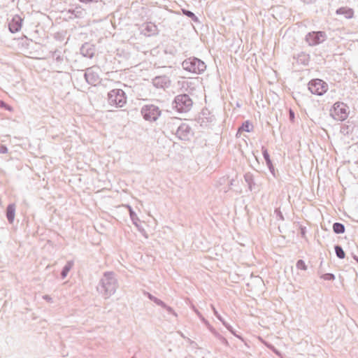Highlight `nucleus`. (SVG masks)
<instances>
[{
  "label": "nucleus",
  "mask_w": 358,
  "mask_h": 358,
  "mask_svg": "<svg viewBox=\"0 0 358 358\" xmlns=\"http://www.w3.org/2000/svg\"><path fill=\"white\" fill-rule=\"evenodd\" d=\"M118 287L117 280L113 272H105L96 286V291L105 299L113 295Z\"/></svg>",
  "instance_id": "nucleus-1"
},
{
  "label": "nucleus",
  "mask_w": 358,
  "mask_h": 358,
  "mask_svg": "<svg viewBox=\"0 0 358 358\" xmlns=\"http://www.w3.org/2000/svg\"><path fill=\"white\" fill-rule=\"evenodd\" d=\"M182 66L184 70L196 74H201L206 69V64L194 57L185 59L182 63Z\"/></svg>",
  "instance_id": "nucleus-2"
},
{
  "label": "nucleus",
  "mask_w": 358,
  "mask_h": 358,
  "mask_svg": "<svg viewBox=\"0 0 358 358\" xmlns=\"http://www.w3.org/2000/svg\"><path fill=\"white\" fill-rule=\"evenodd\" d=\"M172 105L178 113H187L191 110L193 101L188 94H181L175 97Z\"/></svg>",
  "instance_id": "nucleus-3"
},
{
  "label": "nucleus",
  "mask_w": 358,
  "mask_h": 358,
  "mask_svg": "<svg viewBox=\"0 0 358 358\" xmlns=\"http://www.w3.org/2000/svg\"><path fill=\"white\" fill-rule=\"evenodd\" d=\"M143 119L149 122H155L162 114L160 108L154 104L144 105L141 109Z\"/></svg>",
  "instance_id": "nucleus-4"
},
{
  "label": "nucleus",
  "mask_w": 358,
  "mask_h": 358,
  "mask_svg": "<svg viewBox=\"0 0 358 358\" xmlns=\"http://www.w3.org/2000/svg\"><path fill=\"white\" fill-rule=\"evenodd\" d=\"M108 101L110 105L121 108L126 103L127 97L122 90L114 89L108 92Z\"/></svg>",
  "instance_id": "nucleus-5"
},
{
  "label": "nucleus",
  "mask_w": 358,
  "mask_h": 358,
  "mask_svg": "<svg viewBox=\"0 0 358 358\" xmlns=\"http://www.w3.org/2000/svg\"><path fill=\"white\" fill-rule=\"evenodd\" d=\"M308 90L312 94L321 96L327 91L328 85L321 79H313L308 83Z\"/></svg>",
  "instance_id": "nucleus-6"
},
{
  "label": "nucleus",
  "mask_w": 358,
  "mask_h": 358,
  "mask_svg": "<svg viewBox=\"0 0 358 358\" xmlns=\"http://www.w3.org/2000/svg\"><path fill=\"white\" fill-rule=\"evenodd\" d=\"M84 77L89 85L95 86L101 80L99 73V68L97 66L87 68L84 73Z\"/></svg>",
  "instance_id": "nucleus-7"
},
{
  "label": "nucleus",
  "mask_w": 358,
  "mask_h": 358,
  "mask_svg": "<svg viewBox=\"0 0 358 358\" xmlns=\"http://www.w3.org/2000/svg\"><path fill=\"white\" fill-rule=\"evenodd\" d=\"M327 35L324 31H312L306 36V41L310 46H315L324 42Z\"/></svg>",
  "instance_id": "nucleus-8"
},
{
  "label": "nucleus",
  "mask_w": 358,
  "mask_h": 358,
  "mask_svg": "<svg viewBox=\"0 0 358 358\" xmlns=\"http://www.w3.org/2000/svg\"><path fill=\"white\" fill-rule=\"evenodd\" d=\"M334 112L332 116L335 120H344L348 117L347 106L343 103L336 102L334 104Z\"/></svg>",
  "instance_id": "nucleus-9"
},
{
  "label": "nucleus",
  "mask_w": 358,
  "mask_h": 358,
  "mask_svg": "<svg viewBox=\"0 0 358 358\" xmlns=\"http://www.w3.org/2000/svg\"><path fill=\"white\" fill-rule=\"evenodd\" d=\"M176 135L182 141H189L193 135L192 128L186 123H182L177 129Z\"/></svg>",
  "instance_id": "nucleus-10"
},
{
  "label": "nucleus",
  "mask_w": 358,
  "mask_h": 358,
  "mask_svg": "<svg viewBox=\"0 0 358 358\" xmlns=\"http://www.w3.org/2000/svg\"><path fill=\"white\" fill-rule=\"evenodd\" d=\"M94 45L85 43L80 48V54L85 57L92 58L94 55Z\"/></svg>",
  "instance_id": "nucleus-11"
},
{
  "label": "nucleus",
  "mask_w": 358,
  "mask_h": 358,
  "mask_svg": "<svg viewBox=\"0 0 358 358\" xmlns=\"http://www.w3.org/2000/svg\"><path fill=\"white\" fill-rule=\"evenodd\" d=\"M22 19L19 16H16L9 23V29L12 33H15L21 29Z\"/></svg>",
  "instance_id": "nucleus-12"
},
{
  "label": "nucleus",
  "mask_w": 358,
  "mask_h": 358,
  "mask_svg": "<svg viewBox=\"0 0 358 358\" xmlns=\"http://www.w3.org/2000/svg\"><path fill=\"white\" fill-rule=\"evenodd\" d=\"M337 15H343L345 18L350 19L354 15V10L348 7H341L338 8L336 11Z\"/></svg>",
  "instance_id": "nucleus-13"
},
{
  "label": "nucleus",
  "mask_w": 358,
  "mask_h": 358,
  "mask_svg": "<svg viewBox=\"0 0 358 358\" xmlns=\"http://www.w3.org/2000/svg\"><path fill=\"white\" fill-rule=\"evenodd\" d=\"M127 208H128L129 210V216H130V218L132 221V223L138 228L140 229V225H139V222H140V220L138 218V217L137 216V215L136 214V213L133 210L132 208L127 205Z\"/></svg>",
  "instance_id": "nucleus-14"
},
{
  "label": "nucleus",
  "mask_w": 358,
  "mask_h": 358,
  "mask_svg": "<svg viewBox=\"0 0 358 358\" xmlns=\"http://www.w3.org/2000/svg\"><path fill=\"white\" fill-rule=\"evenodd\" d=\"M74 265L73 261H68L65 266L63 267L62 272H61V277L62 279H64L67 275L69 271L72 268V267Z\"/></svg>",
  "instance_id": "nucleus-15"
},
{
  "label": "nucleus",
  "mask_w": 358,
  "mask_h": 358,
  "mask_svg": "<svg viewBox=\"0 0 358 358\" xmlns=\"http://www.w3.org/2000/svg\"><path fill=\"white\" fill-rule=\"evenodd\" d=\"M310 60L309 55L306 54L305 52H301L298 54L296 57V61L298 63L303 64V65H308Z\"/></svg>",
  "instance_id": "nucleus-16"
},
{
  "label": "nucleus",
  "mask_w": 358,
  "mask_h": 358,
  "mask_svg": "<svg viewBox=\"0 0 358 358\" xmlns=\"http://www.w3.org/2000/svg\"><path fill=\"white\" fill-rule=\"evenodd\" d=\"M144 31L148 36L155 35L157 34V27L155 24L150 22L146 24Z\"/></svg>",
  "instance_id": "nucleus-17"
},
{
  "label": "nucleus",
  "mask_w": 358,
  "mask_h": 358,
  "mask_svg": "<svg viewBox=\"0 0 358 358\" xmlns=\"http://www.w3.org/2000/svg\"><path fill=\"white\" fill-rule=\"evenodd\" d=\"M244 180L248 184L249 189L252 190L255 185L253 175L250 172L245 173L244 175Z\"/></svg>",
  "instance_id": "nucleus-18"
},
{
  "label": "nucleus",
  "mask_w": 358,
  "mask_h": 358,
  "mask_svg": "<svg viewBox=\"0 0 358 358\" xmlns=\"http://www.w3.org/2000/svg\"><path fill=\"white\" fill-rule=\"evenodd\" d=\"M253 129V126L248 120L243 122L242 125L238 128V133L241 131L250 132Z\"/></svg>",
  "instance_id": "nucleus-19"
},
{
  "label": "nucleus",
  "mask_w": 358,
  "mask_h": 358,
  "mask_svg": "<svg viewBox=\"0 0 358 358\" xmlns=\"http://www.w3.org/2000/svg\"><path fill=\"white\" fill-rule=\"evenodd\" d=\"M333 231L335 234H340L345 232V226L340 222H335L333 224Z\"/></svg>",
  "instance_id": "nucleus-20"
},
{
  "label": "nucleus",
  "mask_w": 358,
  "mask_h": 358,
  "mask_svg": "<svg viewBox=\"0 0 358 358\" xmlns=\"http://www.w3.org/2000/svg\"><path fill=\"white\" fill-rule=\"evenodd\" d=\"M6 215L8 221L12 223L15 217V208L13 205H9L7 208Z\"/></svg>",
  "instance_id": "nucleus-21"
},
{
  "label": "nucleus",
  "mask_w": 358,
  "mask_h": 358,
  "mask_svg": "<svg viewBox=\"0 0 358 358\" xmlns=\"http://www.w3.org/2000/svg\"><path fill=\"white\" fill-rule=\"evenodd\" d=\"M144 294L148 296V298L149 299H150L152 301L155 303L157 305H158L161 307L165 306V303L164 301H162L161 299L154 296L152 294H151L149 292H145Z\"/></svg>",
  "instance_id": "nucleus-22"
},
{
  "label": "nucleus",
  "mask_w": 358,
  "mask_h": 358,
  "mask_svg": "<svg viewBox=\"0 0 358 358\" xmlns=\"http://www.w3.org/2000/svg\"><path fill=\"white\" fill-rule=\"evenodd\" d=\"M335 252L338 258L343 259L345 258V253L343 249V248L339 245H336L334 247Z\"/></svg>",
  "instance_id": "nucleus-23"
},
{
  "label": "nucleus",
  "mask_w": 358,
  "mask_h": 358,
  "mask_svg": "<svg viewBox=\"0 0 358 358\" xmlns=\"http://www.w3.org/2000/svg\"><path fill=\"white\" fill-rule=\"evenodd\" d=\"M166 78L165 77L158 76L153 80V83L157 87H163V84L166 83Z\"/></svg>",
  "instance_id": "nucleus-24"
},
{
  "label": "nucleus",
  "mask_w": 358,
  "mask_h": 358,
  "mask_svg": "<svg viewBox=\"0 0 358 358\" xmlns=\"http://www.w3.org/2000/svg\"><path fill=\"white\" fill-rule=\"evenodd\" d=\"M182 13L187 17L191 18L194 22H198L199 20L196 15L189 10L182 9Z\"/></svg>",
  "instance_id": "nucleus-25"
},
{
  "label": "nucleus",
  "mask_w": 358,
  "mask_h": 358,
  "mask_svg": "<svg viewBox=\"0 0 358 358\" xmlns=\"http://www.w3.org/2000/svg\"><path fill=\"white\" fill-rule=\"evenodd\" d=\"M262 155H263L264 159L266 161V164H270L271 162V160L270 159V155H269V154L268 152L267 149L265 147L263 146L262 148Z\"/></svg>",
  "instance_id": "nucleus-26"
},
{
  "label": "nucleus",
  "mask_w": 358,
  "mask_h": 358,
  "mask_svg": "<svg viewBox=\"0 0 358 358\" xmlns=\"http://www.w3.org/2000/svg\"><path fill=\"white\" fill-rule=\"evenodd\" d=\"M296 266L298 269L306 271L307 269V266L305 262L302 259H299L297 261Z\"/></svg>",
  "instance_id": "nucleus-27"
},
{
  "label": "nucleus",
  "mask_w": 358,
  "mask_h": 358,
  "mask_svg": "<svg viewBox=\"0 0 358 358\" xmlns=\"http://www.w3.org/2000/svg\"><path fill=\"white\" fill-rule=\"evenodd\" d=\"M215 337H216L222 344L225 345H228L229 343L227 340L223 337L221 334H220L218 332H215Z\"/></svg>",
  "instance_id": "nucleus-28"
},
{
  "label": "nucleus",
  "mask_w": 358,
  "mask_h": 358,
  "mask_svg": "<svg viewBox=\"0 0 358 358\" xmlns=\"http://www.w3.org/2000/svg\"><path fill=\"white\" fill-rule=\"evenodd\" d=\"M321 278L324 279V280H334L335 279V275L333 273H325L323 274Z\"/></svg>",
  "instance_id": "nucleus-29"
},
{
  "label": "nucleus",
  "mask_w": 358,
  "mask_h": 358,
  "mask_svg": "<svg viewBox=\"0 0 358 358\" xmlns=\"http://www.w3.org/2000/svg\"><path fill=\"white\" fill-rule=\"evenodd\" d=\"M162 307L165 308L169 313L173 314L175 317L178 316L177 313L173 310V309L171 307L167 306L166 303H165V306H162Z\"/></svg>",
  "instance_id": "nucleus-30"
},
{
  "label": "nucleus",
  "mask_w": 358,
  "mask_h": 358,
  "mask_svg": "<svg viewBox=\"0 0 358 358\" xmlns=\"http://www.w3.org/2000/svg\"><path fill=\"white\" fill-rule=\"evenodd\" d=\"M274 213L279 220H284L283 215L279 208H276Z\"/></svg>",
  "instance_id": "nucleus-31"
},
{
  "label": "nucleus",
  "mask_w": 358,
  "mask_h": 358,
  "mask_svg": "<svg viewBox=\"0 0 358 358\" xmlns=\"http://www.w3.org/2000/svg\"><path fill=\"white\" fill-rule=\"evenodd\" d=\"M211 308L213 310V313H214V315L217 317V318L220 320V321H222V317H221V315L218 313V312L217 311V310L215 309V308L213 306V305H211Z\"/></svg>",
  "instance_id": "nucleus-32"
},
{
  "label": "nucleus",
  "mask_w": 358,
  "mask_h": 358,
  "mask_svg": "<svg viewBox=\"0 0 358 358\" xmlns=\"http://www.w3.org/2000/svg\"><path fill=\"white\" fill-rule=\"evenodd\" d=\"M266 165H267L269 171H271V173L275 176V169H274L272 162H271L270 164H266Z\"/></svg>",
  "instance_id": "nucleus-33"
},
{
  "label": "nucleus",
  "mask_w": 358,
  "mask_h": 358,
  "mask_svg": "<svg viewBox=\"0 0 358 358\" xmlns=\"http://www.w3.org/2000/svg\"><path fill=\"white\" fill-rule=\"evenodd\" d=\"M289 116L290 120L293 122L294 120L295 115H294V111L292 109H290L289 111Z\"/></svg>",
  "instance_id": "nucleus-34"
},
{
  "label": "nucleus",
  "mask_w": 358,
  "mask_h": 358,
  "mask_svg": "<svg viewBox=\"0 0 358 358\" xmlns=\"http://www.w3.org/2000/svg\"><path fill=\"white\" fill-rule=\"evenodd\" d=\"M43 299H45L48 303L52 302V299L49 295H44L43 296Z\"/></svg>",
  "instance_id": "nucleus-35"
},
{
  "label": "nucleus",
  "mask_w": 358,
  "mask_h": 358,
  "mask_svg": "<svg viewBox=\"0 0 358 358\" xmlns=\"http://www.w3.org/2000/svg\"><path fill=\"white\" fill-rule=\"evenodd\" d=\"M300 1L306 4H310V3H315L317 0H300Z\"/></svg>",
  "instance_id": "nucleus-36"
},
{
  "label": "nucleus",
  "mask_w": 358,
  "mask_h": 358,
  "mask_svg": "<svg viewBox=\"0 0 358 358\" xmlns=\"http://www.w3.org/2000/svg\"><path fill=\"white\" fill-rule=\"evenodd\" d=\"M82 3L98 2L99 0H79Z\"/></svg>",
  "instance_id": "nucleus-37"
},
{
  "label": "nucleus",
  "mask_w": 358,
  "mask_h": 358,
  "mask_svg": "<svg viewBox=\"0 0 358 358\" xmlns=\"http://www.w3.org/2000/svg\"><path fill=\"white\" fill-rule=\"evenodd\" d=\"M208 327V329L210 331V332L215 335V332H217L212 326H210V324L209 325H207Z\"/></svg>",
  "instance_id": "nucleus-38"
},
{
  "label": "nucleus",
  "mask_w": 358,
  "mask_h": 358,
  "mask_svg": "<svg viewBox=\"0 0 358 358\" xmlns=\"http://www.w3.org/2000/svg\"><path fill=\"white\" fill-rule=\"evenodd\" d=\"M192 308L199 317H202V315L201 314V313L194 306H193Z\"/></svg>",
  "instance_id": "nucleus-39"
},
{
  "label": "nucleus",
  "mask_w": 358,
  "mask_h": 358,
  "mask_svg": "<svg viewBox=\"0 0 358 358\" xmlns=\"http://www.w3.org/2000/svg\"><path fill=\"white\" fill-rule=\"evenodd\" d=\"M203 323H205L206 325H209L208 322L202 316V317H199Z\"/></svg>",
  "instance_id": "nucleus-40"
},
{
  "label": "nucleus",
  "mask_w": 358,
  "mask_h": 358,
  "mask_svg": "<svg viewBox=\"0 0 358 358\" xmlns=\"http://www.w3.org/2000/svg\"><path fill=\"white\" fill-rule=\"evenodd\" d=\"M221 322H222L223 325H224L225 327H227V326H228V325H229V324H227V323L225 321H224L223 320H222V321H221Z\"/></svg>",
  "instance_id": "nucleus-41"
},
{
  "label": "nucleus",
  "mask_w": 358,
  "mask_h": 358,
  "mask_svg": "<svg viewBox=\"0 0 358 358\" xmlns=\"http://www.w3.org/2000/svg\"><path fill=\"white\" fill-rule=\"evenodd\" d=\"M272 350H273V351L276 355H279V352H278L277 350H275V349H272Z\"/></svg>",
  "instance_id": "nucleus-42"
},
{
  "label": "nucleus",
  "mask_w": 358,
  "mask_h": 358,
  "mask_svg": "<svg viewBox=\"0 0 358 358\" xmlns=\"http://www.w3.org/2000/svg\"><path fill=\"white\" fill-rule=\"evenodd\" d=\"M226 328L229 331V330H231V329L232 328V327H231V325H229V324L228 326H227V327H226Z\"/></svg>",
  "instance_id": "nucleus-43"
},
{
  "label": "nucleus",
  "mask_w": 358,
  "mask_h": 358,
  "mask_svg": "<svg viewBox=\"0 0 358 358\" xmlns=\"http://www.w3.org/2000/svg\"><path fill=\"white\" fill-rule=\"evenodd\" d=\"M4 106V103H3V101H1L0 100V106Z\"/></svg>",
  "instance_id": "nucleus-44"
},
{
  "label": "nucleus",
  "mask_w": 358,
  "mask_h": 358,
  "mask_svg": "<svg viewBox=\"0 0 358 358\" xmlns=\"http://www.w3.org/2000/svg\"><path fill=\"white\" fill-rule=\"evenodd\" d=\"M229 331H231L233 334L236 335L234 331L233 328H231V330H229Z\"/></svg>",
  "instance_id": "nucleus-45"
},
{
  "label": "nucleus",
  "mask_w": 358,
  "mask_h": 358,
  "mask_svg": "<svg viewBox=\"0 0 358 358\" xmlns=\"http://www.w3.org/2000/svg\"><path fill=\"white\" fill-rule=\"evenodd\" d=\"M301 234H302L303 235H304V234H305V230H304L303 229H301Z\"/></svg>",
  "instance_id": "nucleus-46"
},
{
  "label": "nucleus",
  "mask_w": 358,
  "mask_h": 358,
  "mask_svg": "<svg viewBox=\"0 0 358 358\" xmlns=\"http://www.w3.org/2000/svg\"><path fill=\"white\" fill-rule=\"evenodd\" d=\"M354 259H355L357 261V262L358 263V257H356V256H355V257H354Z\"/></svg>",
  "instance_id": "nucleus-47"
},
{
  "label": "nucleus",
  "mask_w": 358,
  "mask_h": 358,
  "mask_svg": "<svg viewBox=\"0 0 358 358\" xmlns=\"http://www.w3.org/2000/svg\"><path fill=\"white\" fill-rule=\"evenodd\" d=\"M132 358H134V357H132Z\"/></svg>",
  "instance_id": "nucleus-48"
}]
</instances>
